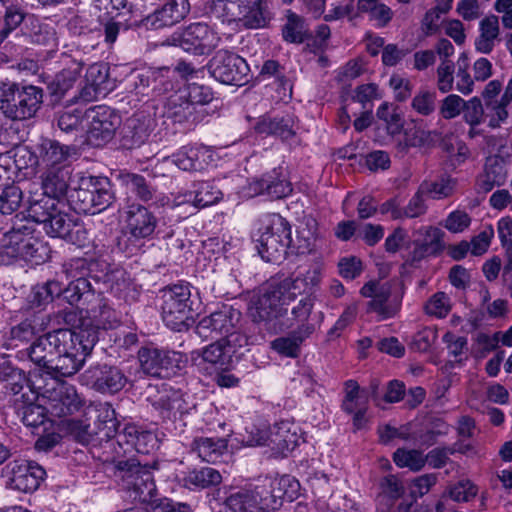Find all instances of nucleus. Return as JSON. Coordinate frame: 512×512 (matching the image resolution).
Returning <instances> with one entry per match:
<instances>
[{
  "label": "nucleus",
  "instance_id": "f257e3e1",
  "mask_svg": "<svg viewBox=\"0 0 512 512\" xmlns=\"http://www.w3.org/2000/svg\"><path fill=\"white\" fill-rule=\"evenodd\" d=\"M321 280L318 265L299 272L295 277L272 278L260 290L250 307V315L255 322L269 323L285 312V306L302 294L311 293Z\"/></svg>",
  "mask_w": 512,
  "mask_h": 512
},
{
  "label": "nucleus",
  "instance_id": "864d4df0",
  "mask_svg": "<svg viewBox=\"0 0 512 512\" xmlns=\"http://www.w3.org/2000/svg\"><path fill=\"white\" fill-rule=\"evenodd\" d=\"M22 199V191L18 186H6L0 194V212L4 215H11L19 209Z\"/></svg>",
  "mask_w": 512,
  "mask_h": 512
},
{
  "label": "nucleus",
  "instance_id": "f8f14e48",
  "mask_svg": "<svg viewBox=\"0 0 512 512\" xmlns=\"http://www.w3.org/2000/svg\"><path fill=\"white\" fill-rule=\"evenodd\" d=\"M360 294L370 299L367 312L376 314L380 321L394 318L401 309L402 296L393 293L390 282L371 280L362 286Z\"/></svg>",
  "mask_w": 512,
  "mask_h": 512
},
{
  "label": "nucleus",
  "instance_id": "aec40b11",
  "mask_svg": "<svg viewBox=\"0 0 512 512\" xmlns=\"http://www.w3.org/2000/svg\"><path fill=\"white\" fill-rule=\"evenodd\" d=\"M67 332L55 330L35 340L27 349L20 351L21 357L27 356L35 365L48 370L49 360L54 357L56 349L61 345L70 344Z\"/></svg>",
  "mask_w": 512,
  "mask_h": 512
},
{
  "label": "nucleus",
  "instance_id": "c85d7f7f",
  "mask_svg": "<svg viewBox=\"0 0 512 512\" xmlns=\"http://www.w3.org/2000/svg\"><path fill=\"white\" fill-rule=\"evenodd\" d=\"M85 358L80 352L66 346H60L50 362L48 373L55 376L69 377L74 375L82 367Z\"/></svg>",
  "mask_w": 512,
  "mask_h": 512
},
{
  "label": "nucleus",
  "instance_id": "3c124183",
  "mask_svg": "<svg viewBox=\"0 0 512 512\" xmlns=\"http://www.w3.org/2000/svg\"><path fill=\"white\" fill-rule=\"evenodd\" d=\"M121 181L126 187L136 195L142 201H149L153 197V189L146 182L145 178L141 175L134 173H124L120 176Z\"/></svg>",
  "mask_w": 512,
  "mask_h": 512
},
{
  "label": "nucleus",
  "instance_id": "e433bc0d",
  "mask_svg": "<svg viewBox=\"0 0 512 512\" xmlns=\"http://www.w3.org/2000/svg\"><path fill=\"white\" fill-rule=\"evenodd\" d=\"M380 492L377 500L384 505V508L377 512H388L394 502L405 492L402 482L395 475H387L379 481Z\"/></svg>",
  "mask_w": 512,
  "mask_h": 512
},
{
  "label": "nucleus",
  "instance_id": "bb28decb",
  "mask_svg": "<svg viewBox=\"0 0 512 512\" xmlns=\"http://www.w3.org/2000/svg\"><path fill=\"white\" fill-rule=\"evenodd\" d=\"M190 11L188 0H170L147 16L146 25L154 29L172 26L183 20Z\"/></svg>",
  "mask_w": 512,
  "mask_h": 512
},
{
  "label": "nucleus",
  "instance_id": "13d9d810",
  "mask_svg": "<svg viewBox=\"0 0 512 512\" xmlns=\"http://www.w3.org/2000/svg\"><path fill=\"white\" fill-rule=\"evenodd\" d=\"M377 117L384 121L389 134L396 135L403 129V119L388 103H382L376 112Z\"/></svg>",
  "mask_w": 512,
  "mask_h": 512
},
{
  "label": "nucleus",
  "instance_id": "0eeeda50",
  "mask_svg": "<svg viewBox=\"0 0 512 512\" xmlns=\"http://www.w3.org/2000/svg\"><path fill=\"white\" fill-rule=\"evenodd\" d=\"M117 477L127 496L133 501L152 503L156 500L157 488L149 468L134 459L119 461Z\"/></svg>",
  "mask_w": 512,
  "mask_h": 512
},
{
  "label": "nucleus",
  "instance_id": "0e129e2a",
  "mask_svg": "<svg viewBox=\"0 0 512 512\" xmlns=\"http://www.w3.org/2000/svg\"><path fill=\"white\" fill-rule=\"evenodd\" d=\"M47 413H49L48 402L45 407L41 404H29L23 410V423L26 426L38 427L44 424Z\"/></svg>",
  "mask_w": 512,
  "mask_h": 512
},
{
  "label": "nucleus",
  "instance_id": "1a4fd4ad",
  "mask_svg": "<svg viewBox=\"0 0 512 512\" xmlns=\"http://www.w3.org/2000/svg\"><path fill=\"white\" fill-rule=\"evenodd\" d=\"M85 270V260L81 258L72 259L63 265V273L71 281L66 288L62 287V295L72 305L81 303L82 310L90 304L93 309L101 305V293L91 289L90 282L84 277Z\"/></svg>",
  "mask_w": 512,
  "mask_h": 512
},
{
  "label": "nucleus",
  "instance_id": "5fc2aeb1",
  "mask_svg": "<svg viewBox=\"0 0 512 512\" xmlns=\"http://www.w3.org/2000/svg\"><path fill=\"white\" fill-rule=\"evenodd\" d=\"M283 37L286 41L292 43H301L306 37L304 20L295 13L289 12L287 23L283 29Z\"/></svg>",
  "mask_w": 512,
  "mask_h": 512
},
{
  "label": "nucleus",
  "instance_id": "4d7b16f0",
  "mask_svg": "<svg viewBox=\"0 0 512 512\" xmlns=\"http://www.w3.org/2000/svg\"><path fill=\"white\" fill-rule=\"evenodd\" d=\"M411 107L422 116L431 115L436 109V92L420 89L413 97Z\"/></svg>",
  "mask_w": 512,
  "mask_h": 512
},
{
  "label": "nucleus",
  "instance_id": "69168bd1",
  "mask_svg": "<svg viewBox=\"0 0 512 512\" xmlns=\"http://www.w3.org/2000/svg\"><path fill=\"white\" fill-rule=\"evenodd\" d=\"M426 200V195L421 193V189L418 187L407 205L403 207L404 219H413L424 215L427 212Z\"/></svg>",
  "mask_w": 512,
  "mask_h": 512
},
{
  "label": "nucleus",
  "instance_id": "f03ea898",
  "mask_svg": "<svg viewBox=\"0 0 512 512\" xmlns=\"http://www.w3.org/2000/svg\"><path fill=\"white\" fill-rule=\"evenodd\" d=\"M299 482L289 475L266 477L258 484L231 493L222 512H274L283 499L292 501L298 495Z\"/></svg>",
  "mask_w": 512,
  "mask_h": 512
},
{
  "label": "nucleus",
  "instance_id": "a878e982",
  "mask_svg": "<svg viewBox=\"0 0 512 512\" xmlns=\"http://www.w3.org/2000/svg\"><path fill=\"white\" fill-rule=\"evenodd\" d=\"M87 375L95 390L101 393H116L126 384L127 378L122 371L114 366H97L91 368Z\"/></svg>",
  "mask_w": 512,
  "mask_h": 512
},
{
  "label": "nucleus",
  "instance_id": "20e7f679",
  "mask_svg": "<svg viewBox=\"0 0 512 512\" xmlns=\"http://www.w3.org/2000/svg\"><path fill=\"white\" fill-rule=\"evenodd\" d=\"M48 255L45 243L34 236L32 227L26 224L13 227L0 241V265H10L18 259L39 264Z\"/></svg>",
  "mask_w": 512,
  "mask_h": 512
},
{
  "label": "nucleus",
  "instance_id": "5701e85b",
  "mask_svg": "<svg viewBox=\"0 0 512 512\" xmlns=\"http://www.w3.org/2000/svg\"><path fill=\"white\" fill-rule=\"evenodd\" d=\"M239 319L238 311L224 306L221 310L203 317L196 326V333L203 339L222 338L236 328Z\"/></svg>",
  "mask_w": 512,
  "mask_h": 512
},
{
  "label": "nucleus",
  "instance_id": "79ce46f5",
  "mask_svg": "<svg viewBox=\"0 0 512 512\" xmlns=\"http://www.w3.org/2000/svg\"><path fill=\"white\" fill-rule=\"evenodd\" d=\"M342 410L347 414L353 411L368 408V400L363 395L359 384L354 380H347L344 383V398L341 404Z\"/></svg>",
  "mask_w": 512,
  "mask_h": 512
},
{
  "label": "nucleus",
  "instance_id": "58836bf2",
  "mask_svg": "<svg viewBox=\"0 0 512 512\" xmlns=\"http://www.w3.org/2000/svg\"><path fill=\"white\" fill-rule=\"evenodd\" d=\"M192 448L203 461L216 462L227 450V440L202 437L193 441Z\"/></svg>",
  "mask_w": 512,
  "mask_h": 512
},
{
  "label": "nucleus",
  "instance_id": "9b49d317",
  "mask_svg": "<svg viewBox=\"0 0 512 512\" xmlns=\"http://www.w3.org/2000/svg\"><path fill=\"white\" fill-rule=\"evenodd\" d=\"M73 197L76 210L94 214L111 204L113 194L108 178L89 176L81 180Z\"/></svg>",
  "mask_w": 512,
  "mask_h": 512
},
{
  "label": "nucleus",
  "instance_id": "423d86ee",
  "mask_svg": "<svg viewBox=\"0 0 512 512\" xmlns=\"http://www.w3.org/2000/svg\"><path fill=\"white\" fill-rule=\"evenodd\" d=\"M64 201L53 198H40L30 203L28 216L43 225V230L50 237L62 238L74 242L73 228L76 226L72 217L64 211Z\"/></svg>",
  "mask_w": 512,
  "mask_h": 512
},
{
  "label": "nucleus",
  "instance_id": "09e8293b",
  "mask_svg": "<svg viewBox=\"0 0 512 512\" xmlns=\"http://www.w3.org/2000/svg\"><path fill=\"white\" fill-rule=\"evenodd\" d=\"M84 114L85 109L80 107H67L64 111L60 112L57 125L58 127L66 133L84 130Z\"/></svg>",
  "mask_w": 512,
  "mask_h": 512
},
{
  "label": "nucleus",
  "instance_id": "338daca9",
  "mask_svg": "<svg viewBox=\"0 0 512 512\" xmlns=\"http://www.w3.org/2000/svg\"><path fill=\"white\" fill-rule=\"evenodd\" d=\"M389 86L393 91L395 100L404 102L411 97L413 84L410 79L399 74H393L389 79Z\"/></svg>",
  "mask_w": 512,
  "mask_h": 512
},
{
  "label": "nucleus",
  "instance_id": "dca6fc26",
  "mask_svg": "<svg viewBox=\"0 0 512 512\" xmlns=\"http://www.w3.org/2000/svg\"><path fill=\"white\" fill-rule=\"evenodd\" d=\"M84 120V130L95 145H102L110 140L120 124L119 116L105 105L85 109Z\"/></svg>",
  "mask_w": 512,
  "mask_h": 512
},
{
  "label": "nucleus",
  "instance_id": "39448f33",
  "mask_svg": "<svg viewBox=\"0 0 512 512\" xmlns=\"http://www.w3.org/2000/svg\"><path fill=\"white\" fill-rule=\"evenodd\" d=\"M43 100L42 89L36 86H19L16 83H0V110L11 120L34 117Z\"/></svg>",
  "mask_w": 512,
  "mask_h": 512
},
{
  "label": "nucleus",
  "instance_id": "a19ab883",
  "mask_svg": "<svg viewBox=\"0 0 512 512\" xmlns=\"http://www.w3.org/2000/svg\"><path fill=\"white\" fill-rule=\"evenodd\" d=\"M154 406L167 417L183 415L188 412L189 405L180 391H169L163 393L155 402Z\"/></svg>",
  "mask_w": 512,
  "mask_h": 512
},
{
  "label": "nucleus",
  "instance_id": "cd10ccee",
  "mask_svg": "<svg viewBox=\"0 0 512 512\" xmlns=\"http://www.w3.org/2000/svg\"><path fill=\"white\" fill-rule=\"evenodd\" d=\"M69 178V168L41 169L40 179L43 190L41 198L63 201L68 191Z\"/></svg>",
  "mask_w": 512,
  "mask_h": 512
},
{
  "label": "nucleus",
  "instance_id": "e2e57ef3",
  "mask_svg": "<svg viewBox=\"0 0 512 512\" xmlns=\"http://www.w3.org/2000/svg\"><path fill=\"white\" fill-rule=\"evenodd\" d=\"M105 283L108 285L111 292L119 297L123 296L130 287V279L122 269H115L107 273Z\"/></svg>",
  "mask_w": 512,
  "mask_h": 512
},
{
  "label": "nucleus",
  "instance_id": "6ab92c4d",
  "mask_svg": "<svg viewBox=\"0 0 512 512\" xmlns=\"http://www.w3.org/2000/svg\"><path fill=\"white\" fill-rule=\"evenodd\" d=\"M76 154L75 146L54 139H42L36 146V162L40 169L69 168Z\"/></svg>",
  "mask_w": 512,
  "mask_h": 512
},
{
  "label": "nucleus",
  "instance_id": "c9c22d12",
  "mask_svg": "<svg viewBox=\"0 0 512 512\" xmlns=\"http://www.w3.org/2000/svg\"><path fill=\"white\" fill-rule=\"evenodd\" d=\"M256 130L259 133L272 134L287 140L295 134V122L289 115L281 118H263L257 123Z\"/></svg>",
  "mask_w": 512,
  "mask_h": 512
},
{
  "label": "nucleus",
  "instance_id": "a18cd8bd",
  "mask_svg": "<svg viewBox=\"0 0 512 512\" xmlns=\"http://www.w3.org/2000/svg\"><path fill=\"white\" fill-rule=\"evenodd\" d=\"M95 425L98 431L106 430L105 436L111 437L117 432L119 423L116 420V413L109 403H100L95 408Z\"/></svg>",
  "mask_w": 512,
  "mask_h": 512
},
{
  "label": "nucleus",
  "instance_id": "49530a36",
  "mask_svg": "<svg viewBox=\"0 0 512 512\" xmlns=\"http://www.w3.org/2000/svg\"><path fill=\"white\" fill-rule=\"evenodd\" d=\"M222 198V192L208 181L199 182L195 185L193 206L204 208L217 203Z\"/></svg>",
  "mask_w": 512,
  "mask_h": 512
},
{
  "label": "nucleus",
  "instance_id": "774afa93",
  "mask_svg": "<svg viewBox=\"0 0 512 512\" xmlns=\"http://www.w3.org/2000/svg\"><path fill=\"white\" fill-rule=\"evenodd\" d=\"M24 12L16 6H10L6 9L4 16V28L0 31V42L15 30L24 20Z\"/></svg>",
  "mask_w": 512,
  "mask_h": 512
},
{
  "label": "nucleus",
  "instance_id": "7c9ffc66",
  "mask_svg": "<svg viewBox=\"0 0 512 512\" xmlns=\"http://www.w3.org/2000/svg\"><path fill=\"white\" fill-rule=\"evenodd\" d=\"M315 330L312 324H302L298 328L285 337L276 338L271 342V348L278 354L296 358L300 353L302 342L309 337Z\"/></svg>",
  "mask_w": 512,
  "mask_h": 512
},
{
  "label": "nucleus",
  "instance_id": "2f4dec72",
  "mask_svg": "<svg viewBox=\"0 0 512 512\" xmlns=\"http://www.w3.org/2000/svg\"><path fill=\"white\" fill-rule=\"evenodd\" d=\"M119 437L141 454H149L157 447L158 442L153 432L135 424L125 425Z\"/></svg>",
  "mask_w": 512,
  "mask_h": 512
},
{
  "label": "nucleus",
  "instance_id": "6e6552de",
  "mask_svg": "<svg viewBox=\"0 0 512 512\" xmlns=\"http://www.w3.org/2000/svg\"><path fill=\"white\" fill-rule=\"evenodd\" d=\"M191 289L188 284H175L163 290L161 316L165 325L174 331H182L192 320Z\"/></svg>",
  "mask_w": 512,
  "mask_h": 512
},
{
  "label": "nucleus",
  "instance_id": "393cba45",
  "mask_svg": "<svg viewBox=\"0 0 512 512\" xmlns=\"http://www.w3.org/2000/svg\"><path fill=\"white\" fill-rule=\"evenodd\" d=\"M231 358L230 349H226L220 339L201 350L190 353L192 364L204 370L209 368L224 370L230 364Z\"/></svg>",
  "mask_w": 512,
  "mask_h": 512
},
{
  "label": "nucleus",
  "instance_id": "c756f323",
  "mask_svg": "<svg viewBox=\"0 0 512 512\" xmlns=\"http://www.w3.org/2000/svg\"><path fill=\"white\" fill-rule=\"evenodd\" d=\"M109 68L104 63H94L90 65L85 74V86L80 92V97L89 101L99 94H105L108 90L107 82Z\"/></svg>",
  "mask_w": 512,
  "mask_h": 512
},
{
  "label": "nucleus",
  "instance_id": "052dcab7",
  "mask_svg": "<svg viewBox=\"0 0 512 512\" xmlns=\"http://www.w3.org/2000/svg\"><path fill=\"white\" fill-rule=\"evenodd\" d=\"M455 65L451 60L442 59L437 67V88L441 93H448L453 89Z\"/></svg>",
  "mask_w": 512,
  "mask_h": 512
},
{
  "label": "nucleus",
  "instance_id": "8fccbe9b",
  "mask_svg": "<svg viewBox=\"0 0 512 512\" xmlns=\"http://www.w3.org/2000/svg\"><path fill=\"white\" fill-rule=\"evenodd\" d=\"M393 461L400 468H409L412 471H420L425 466V456L419 450L397 449L393 454Z\"/></svg>",
  "mask_w": 512,
  "mask_h": 512
},
{
  "label": "nucleus",
  "instance_id": "72a5a7b5",
  "mask_svg": "<svg viewBox=\"0 0 512 512\" xmlns=\"http://www.w3.org/2000/svg\"><path fill=\"white\" fill-rule=\"evenodd\" d=\"M84 65L82 60L69 59L56 75L51 85L52 93L58 97L64 96L78 80Z\"/></svg>",
  "mask_w": 512,
  "mask_h": 512
},
{
  "label": "nucleus",
  "instance_id": "9d476101",
  "mask_svg": "<svg viewBox=\"0 0 512 512\" xmlns=\"http://www.w3.org/2000/svg\"><path fill=\"white\" fill-rule=\"evenodd\" d=\"M265 0H212V10L228 21H243L248 28L266 25Z\"/></svg>",
  "mask_w": 512,
  "mask_h": 512
},
{
  "label": "nucleus",
  "instance_id": "6e6d98bb",
  "mask_svg": "<svg viewBox=\"0 0 512 512\" xmlns=\"http://www.w3.org/2000/svg\"><path fill=\"white\" fill-rule=\"evenodd\" d=\"M162 357V378L171 377L181 370H183L187 364V357L181 352L164 350Z\"/></svg>",
  "mask_w": 512,
  "mask_h": 512
},
{
  "label": "nucleus",
  "instance_id": "4be33fe9",
  "mask_svg": "<svg viewBox=\"0 0 512 512\" xmlns=\"http://www.w3.org/2000/svg\"><path fill=\"white\" fill-rule=\"evenodd\" d=\"M157 225L154 213L140 204H131L125 211V231L129 240L151 239Z\"/></svg>",
  "mask_w": 512,
  "mask_h": 512
},
{
  "label": "nucleus",
  "instance_id": "680f3d73",
  "mask_svg": "<svg viewBox=\"0 0 512 512\" xmlns=\"http://www.w3.org/2000/svg\"><path fill=\"white\" fill-rule=\"evenodd\" d=\"M450 309V298L444 292L435 293L425 304V312L437 318L446 317Z\"/></svg>",
  "mask_w": 512,
  "mask_h": 512
},
{
  "label": "nucleus",
  "instance_id": "37998d69",
  "mask_svg": "<svg viewBox=\"0 0 512 512\" xmlns=\"http://www.w3.org/2000/svg\"><path fill=\"white\" fill-rule=\"evenodd\" d=\"M162 357H165L163 349L144 347L138 352V359L142 371L153 377L162 378Z\"/></svg>",
  "mask_w": 512,
  "mask_h": 512
},
{
  "label": "nucleus",
  "instance_id": "2eb2a0df",
  "mask_svg": "<svg viewBox=\"0 0 512 512\" xmlns=\"http://www.w3.org/2000/svg\"><path fill=\"white\" fill-rule=\"evenodd\" d=\"M291 192L292 184L282 167L274 168L260 178H253L241 191L243 197L252 198L258 195H267L272 199L285 198Z\"/></svg>",
  "mask_w": 512,
  "mask_h": 512
},
{
  "label": "nucleus",
  "instance_id": "ddd939ff",
  "mask_svg": "<svg viewBox=\"0 0 512 512\" xmlns=\"http://www.w3.org/2000/svg\"><path fill=\"white\" fill-rule=\"evenodd\" d=\"M173 44L195 55H206L217 48L221 37L204 23H193L173 35Z\"/></svg>",
  "mask_w": 512,
  "mask_h": 512
},
{
  "label": "nucleus",
  "instance_id": "4468645a",
  "mask_svg": "<svg viewBox=\"0 0 512 512\" xmlns=\"http://www.w3.org/2000/svg\"><path fill=\"white\" fill-rule=\"evenodd\" d=\"M208 70L219 82L240 86L247 81L249 66L244 58L222 49L210 59Z\"/></svg>",
  "mask_w": 512,
  "mask_h": 512
},
{
  "label": "nucleus",
  "instance_id": "f704fd0d",
  "mask_svg": "<svg viewBox=\"0 0 512 512\" xmlns=\"http://www.w3.org/2000/svg\"><path fill=\"white\" fill-rule=\"evenodd\" d=\"M222 482L220 472L212 467H202L189 471L183 478L184 486L191 490L217 486Z\"/></svg>",
  "mask_w": 512,
  "mask_h": 512
},
{
  "label": "nucleus",
  "instance_id": "603ef678",
  "mask_svg": "<svg viewBox=\"0 0 512 512\" xmlns=\"http://www.w3.org/2000/svg\"><path fill=\"white\" fill-rule=\"evenodd\" d=\"M62 295V284L59 281H47L33 289L31 302L37 306L47 304L55 297Z\"/></svg>",
  "mask_w": 512,
  "mask_h": 512
},
{
  "label": "nucleus",
  "instance_id": "f3484780",
  "mask_svg": "<svg viewBox=\"0 0 512 512\" xmlns=\"http://www.w3.org/2000/svg\"><path fill=\"white\" fill-rule=\"evenodd\" d=\"M3 476L7 487L28 493L39 487L44 479L45 470L32 461L20 459L7 464L3 470Z\"/></svg>",
  "mask_w": 512,
  "mask_h": 512
},
{
  "label": "nucleus",
  "instance_id": "a211bd4d",
  "mask_svg": "<svg viewBox=\"0 0 512 512\" xmlns=\"http://www.w3.org/2000/svg\"><path fill=\"white\" fill-rule=\"evenodd\" d=\"M257 435L258 437L256 439L250 440L251 445L271 446L273 450H276L282 455H286L288 452L294 450L299 441L297 427L288 420L276 422L270 429L269 435L260 431L257 432Z\"/></svg>",
  "mask_w": 512,
  "mask_h": 512
},
{
  "label": "nucleus",
  "instance_id": "c03bdc74",
  "mask_svg": "<svg viewBox=\"0 0 512 512\" xmlns=\"http://www.w3.org/2000/svg\"><path fill=\"white\" fill-rule=\"evenodd\" d=\"M93 310L92 304L85 308L86 316L90 318L96 327L103 329L112 328L118 323L116 312L109 307L106 299L101 295V305H97Z\"/></svg>",
  "mask_w": 512,
  "mask_h": 512
},
{
  "label": "nucleus",
  "instance_id": "de8ad7c7",
  "mask_svg": "<svg viewBox=\"0 0 512 512\" xmlns=\"http://www.w3.org/2000/svg\"><path fill=\"white\" fill-rule=\"evenodd\" d=\"M455 180L450 177H442L438 181H424L419 188L427 198L442 199L450 196L455 188Z\"/></svg>",
  "mask_w": 512,
  "mask_h": 512
},
{
  "label": "nucleus",
  "instance_id": "b1692460",
  "mask_svg": "<svg viewBox=\"0 0 512 512\" xmlns=\"http://www.w3.org/2000/svg\"><path fill=\"white\" fill-rule=\"evenodd\" d=\"M212 161V150L203 145L183 146L171 156V162L186 172L202 171Z\"/></svg>",
  "mask_w": 512,
  "mask_h": 512
},
{
  "label": "nucleus",
  "instance_id": "bf43d9fd",
  "mask_svg": "<svg viewBox=\"0 0 512 512\" xmlns=\"http://www.w3.org/2000/svg\"><path fill=\"white\" fill-rule=\"evenodd\" d=\"M464 121L474 128L483 122L484 108L479 97L475 96L464 101L462 109Z\"/></svg>",
  "mask_w": 512,
  "mask_h": 512
},
{
  "label": "nucleus",
  "instance_id": "473e14b6",
  "mask_svg": "<svg viewBox=\"0 0 512 512\" xmlns=\"http://www.w3.org/2000/svg\"><path fill=\"white\" fill-rule=\"evenodd\" d=\"M478 36L475 38V50L481 54H490L500 35L499 18L496 15L485 16L479 22Z\"/></svg>",
  "mask_w": 512,
  "mask_h": 512
},
{
  "label": "nucleus",
  "instance_id": "7ed1b4c3",
  "mask_svg": "<svg viewBox=\"0 0 512 512\" xmlns=\"http://www.w3.org/2000/svg\"><path fill=\"white\" fill-rule=\"evenodd\" d=\"M256 249L261 258L269 263H279L291 245V228L279 214L267 213L258 220Z\"/></svg>",
  "mask_w": 512,
  "mask_h": 512
},
{
  "label": "nucleus",
  "instance_id": "4c0bfd02",
  "mask_svg": "<svg viewBox=\"0 0 512 512\" xmlns=\"http://www.w3.org/2000/svg\"><path fill=\"white\" fill-rule=\"evenodd\" d=\"M59 332H67L68 335L70 334V344H65L64 346L75 349L80 352L84 358L91 352L98 341V333L94 327L78 328L75 330L59 329Z\"/></svg>",
  "mask_w": 512,
  "mask_h": 512
},
{
  "label": "nucleus",
  "instance_id": "412c9836",
  "mask_svg": "<svg viewBox=\"0 0 512 512\" xmlns=\"http://www.w3.org/2000/svg\"><path fill=\"white\" fill-rule=\"evenodd\" d=\"M49 413L56 417H64L80 410L84 400L76 388L65 382H57L54 387L46 390Z\"/></svg>",
  "mask_w": 512,
  "mask_h": 512
},
{
  "label": "nucleus",
  "instance_id": "ea45409f",
  "mask_svg": "<svg viewBox=\"0 0 512 512\" xmlns=\"http://www.w3.org/2000/svg\"><path fill=\"white\" fill-rule=\"evenodd\" d=\"M318 239V224L312 217H306L297 230L296 253L306 254L312 252L316 247Z\"/></svg>",
  "mask_w": 512,
  "mask_h": 512
}]
</instances>
